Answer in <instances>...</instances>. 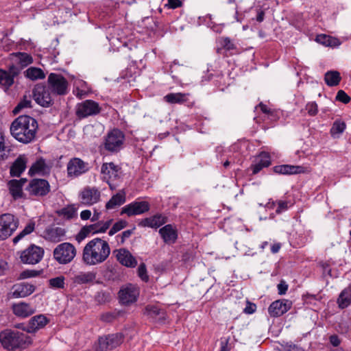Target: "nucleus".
Returning a JSON list of instances; mask_svg holds the SVG:
<instances>
[{"instance_id": "1", "label": "nucleus", "mask_w": 351, "mask_h": 351, "mask_svg": "<svg viewBox=\"0 0 351 351\" xmlns=\"http://www.w3.org/2000/svg\"><path fill=\"white\" fill-rule=\"evenodd\" d=\"M110 254V248L107 241L95 238L86 244L83 249L82 261L89 266L104 263Z\"/></svg>"}, {"instance_id": "2", "label": "nucleus", "mask_w": 351, "mask_h": 351, "mask_svg": "<svg viewBox=\"0 0 351 351\" xmlns=\"http://www.w3.org/2000/svg\"><path fill=\"white\" fill-rule=\"evenodd\" d=\"M37 129L36 120L27 115L19 116L10 125L12 136L23 143L32 142L35 138Z\"/></svg>"}, {"instance_id": "3", "label": "nucleus", "mask_w": 351, "mask_h": 351, "mask_svg": "<svg viewBox=\"0 0 351 351\" xmlns=\"http://www.w3.org/2000/svg\"><path fill=\"white\" fill-rule=\"evenodd\" d=\"M0 342L3 348L13 351L19 348H25L31 343V339L23 332L5 329L0 332Z\"/></svg>"}, {"instance_id": "4", "label": "nucleus", "mask_w": 351, "mask_h": 351, "mask_svg": "<svg viewBox=\"0 0 351 351\" xmlns=\"http://www.w3.org/2000/svg\"><path fill=\"white\" fill-rule=\"evenodd\" d=\"M76 248L70 243H62L58 245L53 252V258L61 265L71 263L76 256Z\"/></svg>"}, {"instance_id": "5", "label": "nucleus", "mask_w": 351, "mask_h": 351, "mask_svg": "<svg viewBox=\"0 0 351 351\" xmlns=\"http://www.w3.org/2000/svg\"><path fill=\"white\" fill-rule=\"evenodd\" d=\"M19 226V220L10 213L0 215V241L10 237Z\"/></svg>"}, {"instance_id": "6", "label": "nucleus", "mask_w": 351, "mask_h": 351, "mask_svg": "<svg viewBox=\"0 0 351 351\" xmlns=\"http://www.w3.org/2000/svg\"><path fill=\"white\" fill-rule=\"evenodd\" d=\"M44 250L32 244L21 252L20 258L24 264L35 265L42 260Z\"/></svg>"}, {"instance_id": "7", "label": "nucleus", "mask_w": 351, "mask_h": 351, "mask_svg": "<svg viewBox=\"0 0 351 351\" xmlns=\"http://www.w3.org/2000/svg\"><path fill=\"white\" fill-rule=\"evenodd\" d=\"M101 111L98 103L95 101L87 99L76 106L75 114L79 119H84L90 116L99 114Z\"/></svg>"}, {"instance_id": "8", "label": "nucleus", "mask_w": 351, "mask_h": 351, "mask_svg": "<svg viewBox=\"0 0 351 351\" xmlns=\"http://www.w3.org/2000/svg\"><path fill=\"white\" fill-rule=\"evenodd\" d=\"M123 336L121 333L111 334L101 337L98 339L95 351H107L119 346L123 341Z\"/></svg>"}, {"instance_id": "9", "label": "nucleus", "mask_w": 351, "mask_h": 351, "mask_svg": "<svg viewBox=\"0 0 351 351\" xmlns=\"http://www.w3.org/2000/svg\"><path fill=\"white\" fill-rule=\"evenodd\" d=\"M25 189L31 195L43 197L49 193L50 185L45 179L34 178L29 182Z\"/></svg>"}, {"instance_id": "10", "label": "nucleus", "mask_w": 351, "mask_h": 351, "mask_svg": "<svg viewBox=\"0 0 351 351\" xmlns=\"http://www.w3.org/2000/svg\"><path fill=\"white\" fill-rule=\"evenodd\" d=\"M49 89L59 95H65L67 92L68 82L60 74L50 73L48 76Z\"/></svg>"}, {"instance_id": "11", "label": "nucleus", "mask_w": 351, "mask_h": 351, "mask_svg": "<svg viewBox=\"0 0 351 351\" xmlns=\"http://www.w3.org/2000/svg\"><path fill=\"white\" fill-rule=\"evenodd\" d=\"M150 205L146 201H134L124 206L121 210L120 215H126L128 217L140 215L148 212Z\"/></svg>"}, {"instance_id": "12", "label": "nucleus", "mask_w": 351, "mask_h": 351, "mask_svg": "<svg viewBox=\"0 0 351 351\" xmlns=\"http://www.w3.org/2000/svg\"><path fill=\"white\" fill-rule=\"evenodd\" d=\"M101 192L95 186H86L79 194L81 204L85 206H92L100 201Z\"/></svg>"}, {"instance_id": "13", "label": "nucleus", "mask_w": 351, "mask_h": 351, "mask_svg": "<svg viewBox=\"0 0 351 351\" xmlns=\"http://www.w3.org/2000/svg\"><path fill=\"white\" fill-rule=\"evenodd\" d=\"M123 140V133L118 129H114L106 138L105 148L110 152H117L121 149Z\"/></svg>"}, {"instance_id": "14", "label": "nucleus", "mask_w": 351, "mask_h": 351, "mask_svg": "<svg viewBox=\"0 0 351 351\" xmlns=\"http://www.w3.org/2000/svg\"><path fill=\"white\" fill-rule=\"evenodd\" d=\"M33 96L36 102L43 107H49L53 104L49 88L42 84L35 86Z\"/></svg>"}, {"instance_id": "15", "label": "nucleus", "mask_w": 351, "mask_h": 351, "mask_svg": "<svg viewBox=\"0 0 351 351\" xmlns=\"http://www.w3.org/2000/svg\"><path fill=\"white\" fill-rule=\"evenodd\" d=\"M112 219L84 226L80 231L77 237L81 239L86 238L89 234L105 232L110 226Z\"/></svg>"}, {"instance_id": "16", "label": "nucleus", "mask_w": 351, "mask_h": 351, "mask_svg": "<svg viewBox=\"0 0 351 351\" xmlns=\"http://www.w3.org/2000/svg\"><path fill=\"white\" fill-rule=\"evenodd\" d=\"M89 169L88 164L79 158L71 159L66 167L69 177H78Z\"/></svg>"}, {"instance_id": "17", "label": "nucleus", "mask_w": 351, "mask_h": 351, "mask_svg": "<svg viewBox=\"0 0 351 351\" xmlns=\"http://www.w3.org/2000/svg\"><path fill=\"white\" fill-rule=\"evenodd\" d=\"M138 295V289L135 286L129 285L119 291V298L122 304L128 305L135 302Z\"/></svg>"}, {"instance_id": "18", "label": "nucleus", "mask_w": 351, "mask_h": 351, "mask_svg": "<svg viewBox=\"0 0 351 351\" xmlns=\"http://www.w3.org/2000/svg\"><path fill=\"white\" fill-rule=\"evenodd\" d=\"M291 302L288 300H279L273 302L269 308V313L272 317H279L287 313L291 306Z\"/></svg>"}, {"instance_id": "19", "label": "nucleus", "mask_w": 351, "mask_h": 351, "mask_svg": "<svg viewBox=\"0 0 351 351\" xmlns=\"http://www.w3.org/2000/svg\"><path fill=\"white\" fill-rule=\"evenodd\" d=\"M117 261L128 267H135L137 265V261L132 255L130 251L125 248H121L113 252Z\"/></svg>"}, {"instance_id": "20", "label": "nucleus", "mask_w": 351, "mask_h": 351, "mask_svg": "<svg viewBox=\"0 0 351 351\" xmlns=\"http://www.w3.org/2000/svg\"><path fill=\"white\" fill-rule=\"evenodd\" d=\"M167 221L168 219L166 216L162 214H156L149 217L143 219L138 222V225L143 228L147 227L156 229L165 224Z\"/></svg>"}, {"instance_id": "21", "label": "nucleus", "mask_w": 351, "mask_h": 351, "mask_svg": "<svg viewBox=\"0 0 351 351\" xmlns=\"http://www.w3.org/2000/svg\"><path fill=\"white\" fill-rule=\"evenodd\" d=\"M49 319L44 315H38L32 317L26 327L21 328L29 333H33L45 327Z\"/></svg>"}, {"instance_id": "22", "label": "nucleus", "mask_w": 351, "mask_h": 351, "mask_svg": "<svg viewBox=\"0 0 351 351\" xmlns=\"http://www.w3.org/2000/svg\"><path fill=\"white\" fill-rule=\"evenodd\" d=\"M119 170L120 168L113 162L104 163L101 168L103 180L110 184V180H115L118 177Z\"/></svg>"}, {"instance_id": "23", "label": "nucleus", "mask_w": 351, "mask_h": 351, "mask_svg": "<svg viewBox=\"0 0 351 351\" xmlns=\"http://www.w3.org/2000/svg\"><path fill=\"white\" fill-rule=\"evenodd\" d=\"M13 313L19 317H27L35 312V308L30 304L20 302L12 304Z\"/></svg>"}, {"instance_id": "24", "label": "nucleus", "mask_w": 351, "mask_h": 351, "mask_svg": "<svg viewBox=\"0 0 351 351\" xmlns=\"http://www.w3.org/2000/svg\"><path fill=\"white\" fill-rule=\"evenodd\" d=\"M45 234L47 240L53 243H58L64 240L66 231L62 228L52 226L46 229Z\"/></svg>"}, {"instance_id": "25", "label": "nucleus", "mask_w": 351, "mask_h": 351, "mask_svg": "<svg viewBox=\"0 0 351 351\" xmlns=\"http://www.w3.org/2000/svg\"><path fill=\"white\" fill-rule=\"evenodd\" d=\"M35 291V287L28 283H21L12 287V297L14 298H25Z\"/></svg>"}, {"instance_id": "26", "label": "nucleus", "mask_w": 351, "mask_h": 351, "mask_svg": "<svg viewBox=\"0 0 351 351\" xmlns=\"http://www.w3.org/2000/svg\"><path fill=\"white\" fill-rule=\"evenodd\" d=\"M159 234L166 243H174L178 238L177 229L172 224H167L161 228Z\"/></svg>"}, {"instance_id": "27", "label": "nucleus", "mask_w": 351, "mask_h": 351, "mask_svg": "<svg viewBox=\"0 0 351 351\" xmlns=\"http://www.w3.org/2000/svg\"><path fill=\"white\" fill-rule=\"evenodd\" d=\"M145 311V313L155 322L163 323L166 319L167 315L165 311L157 306L147 305Z\"/></svg>"}, {"instance_id": "28", "label": "nucleus", "mask_w": 351, "mask_h": 351, "mask_svg": "<svg viewBox=\"0 0 351 351\" xmlns=\"http://www.w3.org/2000/svg\"><path fill=\"white\" fill-rule=\"evenodd\" d=\"M274 171L278 174L292 175L304 173L305 168L298 165H281L274 167Z\"/></svg>"}, {"instance_id": "29", "label": "nucleus", "mask_w": 351, "mask_h": 351, "mask_svg": "<svg viewBox=\"0 0 351 351\" xmlns=\"http://www.w3.org/2000/svg\"><path fill=\"white\" fill-rule=\"evenodd\" d=\"M19 73L18 69L12 66L10 67L9 72L0 69V84L5 86L7 88L11 86L14 83V77Z\"/></svg>"}, {"instance_id": "30", "label": "nucleus", "mask_w": 351, "mask_h": 351, "mask_svg": "<svg viewBox=\"0 0 351 351\" xmlns=\"http://www.w3.org/2000/svg\"><path fill=\"white\" fill-rule=\"evenodd\" d=\"M27 162V157L25 155H20L10 167V175L13 177H19L25 171Z\"/></svg>"}, {"instance_id": "31", "label": "nucleus", "mask_w": 351, "mask_h": 351, "mask_svg": "<svg viewBox=\"0 0 351 351\" xmlns=\"http://www.w3.org/2000/svg\"><path fill=\"white\" fill-rule=\"evenodd\" d=\"M50 172V167L46 164L45 160L43 158H38L34 163L31 166L29 173L31 176L40 175L45 176L49 174Z\"/></svg>"}, {"instance_id": "32", "label": "nucleus", "mask_w": 351, "mask_h": 351, "mask_svg": "<svg viewBox=\"0 0 351 351\" xmlns=\"http://www.w3.org/2000/svg\"><path fill=\"white\" fill-rule=\"evenodd\" d=\"M270 156L268 153L263 152L260 154L258 161L251 166L253 174L258 173L263 168L270 165Z\"/></svg>"}, {"instance_id": "33", "label": "nucleus", "mask_w": 351, "mask_h": 351, "mask_svg": "<svg viewBox=\"0 0 351 351\" xmlns=\"http://www.w3.org/2000/svg\"><path fill=\"white\" fill-rule=\"evenodd\" d=\"M26 182L27 180L24 178H21L19 180H12L9 182L10 192L14 199H18L22 197V188Z\"/></svg>"}, {"instance_id": "34", "label": "nucleus", "mask_w": 351, "mask_h": 351, "mask_svg": "<svg viewBox=\"0 0 351 351\" xmlns=\"http://www.w3.org/2000/svg\"><path fill=\"white\" fill-rule=\"evenodd\" d=\"M125 201V193L123 191H120L114 195L106 204V210H112L116 208L123 204Z\"/></svg>"}, {"instance_id": "35", "label": "nucleus", "mask_w": 351, "mask_h": 351, "mask_svg": "<svg viewBox=\"0 0 351 351\" xmlns=\"http://www.w3.org/2000/svg\"><path fill=\"white\" fill-rule=\"evenodd\" d=\"M97 274L95 271H81L74 277V282L78 285L93 282L96 279Z\"/></svg>"}, {"instance_id": "36", "label": "nucleus", "mask_w": 351, "mask_h": 351, "mask_svg": "<svg viewBox=\"0 0 351 351\" xmlns=\"http://www.w3.org/2000/svg\"><path fill=\"white\" fill-rule=\"evenodd\" d=\"M341 80L340 73L337 71H329L326 73L324 76V81L329 86H337Z\"/></svg>"}, {"instance_id": "37", "label": "nucleus", "mask_w": 351, "mask_h": 351, "mask_svg": "<svg viewBox=\"0 0 351 351\" xmlns=\"http://www.w3.org/2000/svg\"><path fill=\"white\" fill-rule=\"evenodd\" d=\"M337 302L341 308L348 306L351 303V289L347 288L343 290L338 298Z\"/></svg>"}, {"instance_id": "38", "label": "nucleus", "mask_w": 351, "mask_h": 351, "mask_svg": "<svg viewBox=\"0 0 351 351\" xmlns=\"http://www.w3.org/2000/svg\"><path fill=\"white\" fill-rule=\"evenodd\" d=\"M164 99L169 104H183L187 100V95L181 93H169Z\"/></svg>"}, {"instance_id": "39", "label": "nucleus", "mask_w": 351, "mask_h": 351, "mask_svg": "<svg viewBox=\"0 0 351 351\" xmlns=\"http://www.w3.org/2000/svg\"><path fill=\"white\" fill-rule=\"evenodd\" d=\"M25 76L32 80L43 79L45 75L41 69L30 67L25 71Z\"/></svg>"}, {"instance_id": "40", "label": "nucleus", "mask_w": 351, "mask_h": 351, "mask_svg": "<svg viewBox=\"0 0 351 351\" xmlns=\"http://www.w3.org/2000/svg\"><path fill=\"white\" fill-rule=\"evenodd\" d=\"M346 125L345 122L340 120L335 121L330 129V134L333 137H337L346 130Z\"/></svg>"}, {"instance_id": "41", "label": "nucleus", "mask_w": 351, "mask_h": 351, "mask_svg": "<svg viewBox=\"0 0 351 351\" xmlns=\"http://www.w3.org/2000/svg\"><path fill=\"white\" fill-rule=\"evenodd\" d=\"M12 55L17 58L19 63L22 67L27 66L33 62L32 57L27 53L18 52Z\"/></svg>"}, {"instance_id": "42", "label": "nucleus", "mask_w": 351, "mask_h": 351, "mask_svg": "<svg viewBox=\"0 0 351 351\" xmlns=\"http://www.w3.org/2000/svg\"><path fill=\"white\" fill-rule=\"evenodd\" d=\"M58 215L62 216L67 219H71L77 215V210L73 205L68 206L58 210Z\"/></svg>"}, {"instance_id": "43", "label": "nucleus", "mask_w": 351, "mask_h": 351, "mask_svg": "<svg viewBox=\"0 0 351 351\" xmlns=\"http://www.w3.org/2000/svg\"><path fill=\"white\" fill-rule=\"evenodd\" d=\"M317 40L319 43L327 47H335L339 45V44L337 39L326 35L318 36L317 37Z\"/></svg>"}, {"instance_id": "44", "label": "nucleus", "mask_w": 351, "mask_h": 351, "mask_svg": "<svg viewBox=\"0 0 351 351\" xmlns=\"http://www.w3.org/2000/svg\"><path fill=\"white\" fill-rule=\"evenodd\" d=\"M288 203H289L288 202L282 201V200H279L277 202H269L267 203V206L269 208H271L276 205L277 208L276 210V214L279 215V214H281L282 213L286 211L288 209Z\"/></svg>"}, {"instance_id": "45", "label": "nucleus", "mask_w": 351, "mask_h": 351, "mask_svg": "<svg viewBox=\"0 0 351 351\" xmlns=\"http://www.w3.org/2000/svg\"><path fill=\"white\" fill-rule=\"evenodd\" d=\"M32 100L29 97L24 96L23 99L14 108L13 113L17 114L23 108H31Z\"/></svg>"}, {"instance_id": "46", "label": "nucleus", "mask_w": 351, "mask_h": 351, "mask_svg": "<svg viewBox=\"0 0 351 351\" xmlns=\"http://www.w3.org/2000/svg\"><path fill=\"white\" fill-rule=\"evenodd\" d=\"M64 277L62 276L51 278L49 280L51 287L54 289H62L64 287Z\"/></svg>"}, {"instance_id": "47", "label": "nucleus", "mask_w": 351, "mask_h": 351, "mask_svg": "<svg viewBox=\"0 0 351 351\" xmlns=\"http://www.w3.org/2000/svg\"><path fill=\"white\" fill-rule=\"evenodd\" d=\"M128 223L125 220H119L117 222H116L111 229L110 230L108 234L110 236H112L117 232L120 231L121 230L123 229L125 227H126Z\"/></svg>"}, {"instance_id": "48", "label": "nucleus", "mask_w": 351, "mask_h": 351, "mask_svg": "<svg viewBox=\"0 0 351 351\" xmlns=\"http://www.w3.org/2000/svg\"><path fill=\"white\" fill-rule=\"evenodd\" d=\"M95 300L99 304H104L108 302L110 299L109 293L104 291L97 292L95 296Z\"/></svg>"}, {"instance_id": "49", "label": "nucleus", "mask_w": 351, "mask_h": 351, "mask_svg": "<svg viewBox=\"0 0 351 351\" xmlns=\"http://www.w3.org/2000/svg\"><path fill=\"white\" fill-rule=\"evenodd\" d=\"M10 151L9 149H7L5 142V136L3 135V132L0 130V159L3 158L6 156V152Z\"/></svg>"}, {"instance_id": "50", "label": "nucleus", "mask_w": 351, "mask_h": 351, "mask_svg": "<svg viewBox=\"0 0 351 351\" xmlns=\"http://www.w3.org/2000/svg\"><path fill=\"white\" fill-rule=\"evenodd\" d=\"M138 275L142 280L145 282L148 281L149 276L147 274V269L144 263H142L139 265L138 268Z\"/></svg>"}, {"instance_id": "51", "label": "nucleus", "mask_w": 351, "mask_h": 351, "mask_svg": "<svg viewBox=\"0 0 351 351\" xmlns=\"http://www.w3.org/2000/svg\"><path fill=\"white\" fill-rule=\"evenodd\" d=\"M336 100L343 104H348L350 101V97L343 90H340L337 93Z\"/></svg>"}, {"instance_id": "52", "label": "nucleus", "mask_w": 351, "mask_h": 351, "mask_svg": "<svg viewBox=\"0 0 351 351\" xmlns=\"http://www.w3.org/2000/svg\"><path fill=\"white\" fill-rule=\"evenodd\" d=\"M133 233L132 230H127L123 231L121 234H119L116 237L117 241L121 244L124 243L125 240L128 239Z\"/></svg>"}, {"instance_id": "53", "label": "nucleus", "mask_w": 351, "mask_h": 351, "mask_svg": "<svg viewBox=\"0 0 351 351\" xmlns=\"http://www.w3.org/2000/svg\"><path fill=\"white\" fill-rule=\"evenodd\" d=\"M39 274H40L39 271H36L34 269H27V270L23 271L21 274L20 277H21V278L25 279V278H28L36 277V276H38Z\"/></svg>"}, {"instance_id": "54", "label": "nucleus", "mask_w": 351, "mask_h": 351, "mask_svg": "<svg viewBox=\"0 0 351 351\" xmlns=\"http://www.w3.org/2000/svg\"><path fill=\"white\" fill-rule=\"evenodd\" d=\"M306 110L310 116H315L318 111L317 104L315 102H309L306 106Z\"/></svg>"}, {"instance_id": "55", "label": "nucleus", "mask_w": 351, "mask_h": 351, "mask_svg": "<svg viewBox=\"0 0 351 351\" xmlns=\"http://www.w3.org/2000/svg\"><path fill=\"white\" fill-rule=\"evenodd\" d=\"M117 317L116 313L107 312L101 315V319L105 322H111Z\"/></svg>"}, {"instance_id": "56", "label": "nucleus", "mask_w": 351, "mask_h": 351, "mask_svg": "<svg viewBox=\"0 0 351 351\" xmlns=\"http://www.w3.org/2000/svg\"><path fill=\"white\" fill-rule=\"evenodd\" d=\"M226 1L227 3H228L230 5H232V9L234 11V14L233 16L234 21H232V23L234 21L241 22V21L238 18V8H237V1L236 0H226Z\"/></svg>"}, {"instance_id": "57", "label": "nucleus", "mask_w": 351, "mask_h": 351, "mask_svg": "<svg viewBox=\"0 0 351 351\" xmlns=\"http://www.w3.org/2000/svg\"><path fill=\"white\" fill-rule=\"evenodd\" d=\"M221 45L223 48H225L227 50H231L234 48V45L232 43L231 40L228 37L221 38Z\"/></svg>"}, {"instance_id": "58", "label": "nucleus", "mask_w": 351, "mask_h": 351, "mask_svg": "<svg viewBox=\"0 0 351 351\" xmlns=\"http://www.w3.org/2000/svg\"><path fill=\"white\" fill-rule=\"evenodd\" d=\"M284 351H304V350L295 344L287 343L284 346Z\"/></svg>"}, {"instance_id": "59", "label": "nucleus", "mask_w": 351, "mask_h": 351, "mask_svg": "<svg viewBox=\"0 0 351 351\" xmlns=\"http://www.w3.org/2000/svg\"><path fill=\"white\" fill-rule=\"evenodd\" d=\"M287 289H288V285L286 284L285 282L281 281L278 285V293L280 295L285 294L287 291Z\"/></svg>"}, {"instance_id": "60", "label": "nucleus", "mask_w": 351, "mask_h": 351, "mask_svg": "<svg viewBox=\"0 0 351 351\" xmlns=\"http://www.w3.org/2000/svg\"><path fill=\"white\" fill-rule=\"evenodd\" d=\"M230 338L222 339L221 341V349L220 351H230V346L229 345Z\"/></svg>"}, {"instance_id": "61", "label": "nucleus", "mask_w": 351, "mask_h": 351, "mask_svg": "<svg viewBox=\"0 0 351 351\" xmlns=\"http://www.w3.org/2000/svg\"><path fill=\"white\" fill-rule=\"evenodd\" d=\"M167 5L169 8L175 9L182 5L181 0H168Z\"/></svg>"}, {"instance_id": "62", "label": "nucleus", "mask_w": 351, "mask_h": 351, "mask_svg": "<svg viewBox=\"0 0 351 351\" xmlns=\"http://www.w3.org/2000/svg\"><path fill=\"white\" fill-rule=\"evenodd\" d=\"M256 306L254 304L248 303L244 308V312L247 314H252L256 311Z\"/></svg>"}, {"instance_id": "63", "label": "nucleus", "mask_w": 351, "mask_h": 351, "mask_svg": "<svg viewBox=\"0 0 351 351\" xmlns=\"http://www.w3.org/2000/svg\"><path fill=\"white\" fill-rule=\"evenodd\" d=\"M34 228H35V222L29 221L26 225V226L25 227L23 230H25L27 234H29L30 233H32L34 230Z\"/></svg>"}, {"instance_id": "64", "label": "nucleus", "mask_w": 351, "mask_h": 351, "mask_svg": "<svg viewBox=\"0 0 351 351\" xmlns=\"http://www.w3.org/2000/svg\"><path fill=\"white\" fill-rule=\"evenodd\" d=\"M91 212L89 210H82L80 213V217L82 220H87L91 217Z\"/></svg>"}]
</instances>
